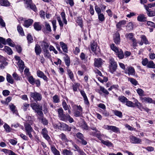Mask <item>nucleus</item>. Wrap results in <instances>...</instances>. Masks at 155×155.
I'll list each match as a JSON object with an SVG mask.
<instances>
[{
    "label": "nucleus",
    "mask_w": 155,
    "mask_h": 155,
    "mask_svg": "<svg viewBox=\"0 0 155 155\" xmlns=\"http://www.w3.org/2000/svg\"><path fill=\"white\" fill-rule=\"evenodd\" d=\"M28 6L27 7H28L29 6L30 8L33 10V11H35L36 10V7L35 5L34 4H32V2L30 3V4H28L27 5Z\"/></svg>",
    "instance_id": "obj_50"
},
{
    "label": "nucleus",
    "mask_w": 155,
    "mask_h": 155,
    "mask_svg": "<svg viewBox=\"0 0 155 155\" xmlns=\"http://www.w3.org/2000/svg\"><path fill=\"white\" fill-rule=\"evenodd\" d=\"M114 42L116 44H119L120 41V35L118 33L115 34V37L114 38Z\"/></svg>",
    "instance_id": "obj_19"
},
{
    "label": "nucleus",
    "mask_w": 155,
    "mask_h": 155,
    "mask_svg": "<svg viewBox=\"0 0 155 155\" xmlns=\"http://www.w3.org/2000/svg\"><path fill=\"white\" fill-rule=\"evenodd\" d=\"M95 10L97 15L101 13V10L100 8L97 5L95 6Z\"/></svg>",
    "instance_id": "obj_64"
},
{
    "label": "nucleus",
    "mask_w": 155,
    "mask_h": 155,
    "mask_svg": "<svg viewBox=\"0 0 155 155\" xmlns=\"http://www.w3.org/2000/svg\"><path fill=\"white\" fill-rule=\"evenodd\" d=\"M5 60V58L4 57L0 55V62L2 63L0 65V68L2 69H3L4 68V66L3 65V64H4L5 65H7L8 64L7 62Z\"/></svg>",
    "instance_id": "obj_13"
},
{
    "label": "nucleus",
    "mask_w": 155,
    "mask_h": 155,
    "mask_svg": "<svg viewBox=\"0 0 155 155\" xmlns=\"http://www.w3.org/2000/svg\"><path fill=\"white\" fill-rule=\"evenodd\" d=\"M100 90L102 91L103 93L106 94H109V93L108 91L107 90L105 89L104 87L102 86H100Z\"/></svg>",
    "instance_id": "obj_55"
},
{
    "label": "nucleus",
    "mask_w": 155,
    "mask_h": 155,
    "mask_svg": "<svg viewBox=\"0 0 155 155\" xmlns=\"http://www.w3.org/2000/svg\"><path fill=\"white\" fill-rule=\"evenodd\" d=\"M103 61L101 58H95L94 59V65L95 67H100L102 65Z\"/></svg>",
    "instance_id": "obj_7"
},
{
    "label": "nucleus",
    "mask_w": 155,
    "mask_h": 155,
    "mask_svg": "<svg viewBox=\"0 0 155 155\" xmlns=\"http://www.w3.org/2000/svg\"><path fill=\"white\" fill-rule=\"evenodd\" d=\"M35 51L36 55H39L41 51V50L40 46L37 45H36L35 48Z\"/></svg>",
    "instance_id": "obj_23"
},
{
    "label": "nucleus",
    "mask_w": 155,
    "mask_h": 155,
    "mask_svg": "<svg viewBox=\"0 0 155 155\" xmlns=\"http://www.w3.org/2000/svg\"><path fill=\"white\" fill-rule=\"evenodd\" d=\"M6 79L8 82L11 84L14 83V80L13 79L11 76L9 74H7V75Z\"/></svg>",
    "instance_id": "obj_28"
},
{
    "label": "nucleus",
    "mask_w": 155,
    "mask_h": 155,
    "mask_svg": "<svg viewBox=\"0 0 155 155\" xmlns=\"http://www.w3.org/2000/svg\"><path fill=\"white\" fill-rule=\"evenodd\" d=\"M31 106L33 110L37 111L38 110H42V107L41 106L38 105L36 103H32L31 104Z\"/></svg>",
    "instance_id": "obj_10"
},
{
    "label": "nucleus",
    "mask_w": 155,
    "mask_h": 155,
    "mask_svg": "<svg viewBox=\"0 0 155 155\" xmlns=\"http://www.w3.org/2000/svg\"><path fill=\"white\" fill-rule=\"evenodd\" d=\"M12 75L14 79L16 81L20 80L21 78L16 73H14Z\"/></svg>",
    "instance_id": "obj_46"
},
{
    "label": "nucleus",
    "mask_w": 155,
    "mask_h": 155,
    "mask_svg": "<svg viewBox=\"0 0 155 155\" xmlns=\"http://www.w3.org/2000/svg\"><path fill=\"white\" fill-rule=\"evenodd\" d=\"M33 20L31 19H29L25 21L24 24V25L27 28H28L32 23Z\"/></svg>",
    "instance_id": "obj_17"
},
{
    "label": "nucleus",
    "mask_w": 155,
    "mask_h": 155,
    "mask_svg": "<svg viewBox=\"0 0 155 155\" xmlns=\"http://www.w3.org/2000/svg\"><path fill=\"white\" fill-rule=\"evenodd\" d=\"M97 15L98 16V18L100 21L102 22L105 20V17L103 14L101 13Z\"/></svg>",
    "instance_id": "obj_41"
},
{
    "label": "nucleus",
    "mask_w": 155,
    "mask_h": 155,
    "mask_svg": "<svg viewBox=\"0 0 155 155\" xmlns=\"http://www.w3.org/2000/svg\"><path fill=\"white\" fill-rule=\"evenodd\" d=\"M34 28L37 31H39L41 29V27L39 25V23L35 22L34 25Z\"/></svg>",
    "instance_id": "obj_35"
},
{
    "label": "nucleus",
    "mask_w": 155,
    "mask_h": 155,
    "mask_svg": "<svg viewBox=\"0 0 155 155\" xmlns=\"http://www.w3.org/2000/svg\"><path fill=\"white\" fill-rule=\"evenodd\" d=\"M30 96L35 101H39L41 99V95L37 92H31Z\"/></svg>",
    "instance_id": "obj_4"
},
{
    "label": "nucleus",
    "mask_w": 155,
    "mask_h": 155,
    "mask_svg": "<svg viewBox=\"0 0 155 155\" xmlns=\"http://www.w3.org/2000/svg\"><path fill=\"white\" fill-rule=\"evenodd\" d=\"M110 48L111 49L114 51L116 53H117L120 49H119L114 44H112L110 45Z\"/></svg>",
    "instance_id": "obj_38"
},
{
    "label": "nucleus",
    "mask_w": 155,
    "mask_h": 155,
    "mask_svg": "<svg viewBox=\"0 0 155 155\" xmlns=\"http://www.w3.org/2000/svg\"><path fill=\"white\" fill-rule=\"evenodd\" d=\"M136 91L140 96L142 97L143 96H145L144 91L141 89L138 88L136 90Z\"/></svg>",
    "instance_id": "obj_33"
},
{
    "label": "nucleus",
    "mask_w": 155,
    "mask_h": 155,
    "mask_svg": "<svg viewBox=\"0 0 155 155\" xmlns=\"http://www.w3.org/2000/svg\"><path fill=\"white\" fill-rule=\"evenodd\" d=\"M67 72L70 78L72 80L74 78V74L73 72L69 69H67Z\"/></svg>",
    "instance_id": "obj_47"
},
{
    "label": "nucleus",
    "mask_w": 155,
    "mask_h": 155,
    "mask_svg": "<svg viewBox=\"0 0 155 155\" xmlns=\"http://www.w3.org/2000/svg\"><path fill=\"white\" fill-rule=\"evenodd\" d=\"M37 74L38 76L39 77L43 78L44 80H47V77L42 71L40 70L37 71Z\"/></svg>",
    "instance_id": "obj_12"
},
{
    "label": "nucleus",
    "mask_w": 155,
    "mask_h": 155,
    "mask_svg": "<svg viewBox=\"0 0 155 155\" xmlns=\"http://www.w3.org/2000/svg\"><path fill=\"white\" fill-rule=\"evenodd\" d=\"M118 100L123 103H125L128 100L124 96H121L118 98Z\"/></svg>",
    "instance_id": "obj_32"
},
{
    "label": "nucleus",
    "mask_w": 155,
    "mask_h": 155,
    "mask_svg": "<svg viewBox=\"0 0 155 155\" xmlns=\"http://www.w3.org/2000/svg\"><path fill=\"white\" fill-rule=\"evenodd\" d=\"M147 11V15L151 17L155 15V12L153 11H150V10H148Z\"/></svg>",
    "instance_id": "obj_62"
},
{
    "label": "nucleus",
    "mask_w": 155,
    "mask_h": 155,
    "mask_svg": "<svg viewBox=\"0 0 155 155\" xmlns=\"http://www.w3.org/2000/svg\"><path fill=\"white\" fill-rule=\"evenodd\" d=\"M53 101L55 103H58L59 101V98L58 97L57 95H55L52 98Z\"/></svg>",
    "instance_id": "obj_54"
},
{
    "label": "nucleus",
    "mask_w": 155,
    "mask_h": 155,
    "mask_svg": "<svg viewBox=\"0 0 155 155\" xmlns=\"http://www.w3.org/2000/svg\"><path fill=\"white\" fill-rule=\"evenodd\" d=\"M61 16L64 22V23L65 25H67V21L65 18V15L64 12H62L61 13Z\"/></svg>",
    "instance_id": "obj_44"
},
{
    "label": "nucleus",
    "mask_w": 155,
    "mask_h": 155,
    "mask_svg": "<svg viewBox=\"0 0 155 155\" xmlns=\"http://www.w3.org/2000/svg\"><path fill=\"white\" fill-rule=\"evenodd\" d=\"M102 143L104 144L107 146L109 147H112L113 146V144L110 142L109 141H105L104 140H102L101 141Z\"/></svg>",
    "instance_id": "obj_39"
},
{
    "label": "nucleus",
    "mask_w": 155,
    "mask_h": 155,
    "mask_svg": "<svg viewBox=\"0 0 155 155\" xmlns=\"http://www.w3.org/2000/svg\"><path fill=\"white\" fill-rule=\"evenodd\" d=\"M109 63L110 64L109 66V71L111 73L114 74L117 69V63L113 58H111L109 60Z\"/></svg>",
    "instance_id": "obj_1"
},
{
    "label": "nucleus",
    "mask_w": 155,
    "mask_h": 155,
    "mask_svg": "<svg viewBox=\"0 0 155 155\" xmlns=\"http://www.w3.org/2000/svg\"><path fill=\"white\" fill-rule=\"evenodd\" d=\"M39 118V119L40 120H41L42 122L44 124L46 125L48 124V121L45 118L42 117H41V118Z\"/></svg>",
    "instance_id": "obj_63"
},
{
    "label": "nucleus",
    "mask_w": 155,
    "mask_h": 155,
    "mask_svg": "<svg viewBox=\"0 0 155 155\" xmlns=\"http://www.w3.org/2000/svg\"><path fill=\"white\" fill-rule=\"evenodd\" d=\"M147 67L148 68H155V64L153 61H149Z\"/></svg>",
    "instance_id": "obj_25"
},
{
    "label": "nucleus",
    "mask_w": 155,
    "mask_h": 155,
    "mask_svg": "<svg viewBox=\"0 0 155 155\" xmlns=\"http://www.w3.org/2000/svg\"><path fill=\"white\" fill-rule=\"evenodd\" d=\"M134 35L132 33H130L127 34L126 35V37L128 39L131 40L133 38Z\"/></svg>",
    "instance_id": "obj_56"
},
{
    "label": "nucleus",
    "mask_w": 155,
    "mask_h": 155,
    "mask_svg": "<svg viewBox=\"0 0 155 155\" xmlns=\"http://www.w3.org/2000/svg\"><path fill=\"white\" fill-rule=\"evenodd\" d=\"M114 113L115 115L121 118L122 116V113L120 111L115 110L114 111Z\"/></svg>",
    "instance_id": "obj_49"
},
{
    "label": "nucleus",
    "mask_w": 155,
    "mask_h": 155,
    "mask_svg": "<svg viewBox=\"0 0 155 155\" xmlns=\"http://www.w3.org/2000/svg\"><path fill=\"white\" fill-rule=\"evenodd\" d=\"M128 80L131 84L135 86L137 85V81L134 79L132 78H128Z\"/></svg>",
    "instance_id": "obj_37"
},
{
    "label": "nucleus",
    "mask_w": 155,
    "mask_h": 155,
    "mask_svg": "<svg viewBox=\"0 0 155 155\" xmlns=\"http://www.w3.org/2000/svg\"><path fill=\"white\" fill-rule=\"evenodd\" d=\"M125 72L129 75H134L135 74V71L133 67L130 66L127 68V69L125 70Z\"/></svg>",
    "instance_id": "obj_6"
},
{
    "label": "nucleus",
    "mask_w": 155,
    "mask_h": 155,
    "mask_svg": "<svg viewBox=\"0 0 155 155\" xmlns=\"http://www.w3.org/2000/svg\"><path fill=\"white\" fill-rule=\"evenodd\" d=\"M3 50L9 55L12 54V51L11 49L8 46H5Z\"/></svg>",
    "instance_id": "obj_22"
},
{
    "label": "nucleus",
    "mask_w": 155,
    "mask_h": 155,
    "mask_svg": "<svg viewBox=\"0 0 155 155\" xmlns=\"http://www.w3.org/2000/svg\"><path fill=\"white\" fill-rule=\"evenodd\" d=\"M90 45L92 51L93 52H95L96 51L97 47V43L94 41L93 42H91Z\"/></svg>",
    "instance_id": "obj_20"
},
{
    "label": "nucleus",
    "mask_w": 155,
    "mask_h": 155,
    "mask_svg": "<svg viewBox=\"0 0 155 155\" xmlns=\"http://www.w3.org/2000/svg\"><path fill=\"white\" fill-rule=\"evenodd\" d=\"M79 125L83 129L85 130H88V127L87 125L86 124L84 121H83Z\"/></svg>",
    "instance_id": "obj_34"
},
{
    "label": "nucleus",
    "mask_w": 155,
    "mask_h": 155,
    "mask_svg": "<svg viewBox=\"0 0 155 155\" xmlns=\"http://www.w3.org/2000/svg\"><path fill=\"white\" fill-rule=\"evenodd\" d=\"M64 61L66 65L69 66L70 64V58L68 56H66L64 58Z\"/></svg>",
    "instance_id": "obj_51"
},
{
    "label": "nucleus",
    "mask_w": 155,
    "mask_h": 155,
    "mask_svg": "<svg viewBox=\"0 0 155 155\" xmlns=\"http://www.w3.org/2000/svg\"><path fill=\"white\" fill-rule=\"evenodd\" d=\"M27 38L28 41V43H31L33 42V39L32 38V37L31 35L29 34L28 35L27 37Z\"/></svg>",
    "instance_id": "obj_59"
},
{
    "label": "nucleus",
    "mask_w": 155,
    "mask_h": 155,
    "mask_svg": "<svg viewBox=\"0 0 155 155\" xmlns=\"http://www.w3.org/2000/svg\"><path fill=\"white\" fill-rule=\"evenodd\" d=\"M118 57L120 59H123L124 57V55L123 51L121 49H120L119 51L116 53Z\"/></svg>",
    "instance_id": "obj_21"
},
{
    "label": "nucleus",
    "mask_w": 155,
    "mask_h": 155,
    "mask_svg": "<svg viewBox=\"0 0 155 155\" xmlns=\"http://www.w3.org/2000/svg\"><path fill=\"white\" fill-rule=\"evenodd\" d=\"M126 105L129 107H134L135 105L134 103L132 102L128 101V100L126 102Z\"/></svg>",
    "instance_id": "obj_45"
},
{
    "label": "nucleus",
    "mask_w": 155,
    "mask_h": 155,
    "mask_svg": "<svg viewBox=\"0 0 155 155\" xmlns=\"http://www.w3.org/2000/svg\"><path fill=\"white\" fill-rule=\"evenodd\" d=\"M130 140L131 142L133 143H140L142 142L141 139L134 136L131 137Z\"/></svg>",
    "instance_id": "obj_11"
},
{
    "label": "nucleus",
    "mask_w": 155,
    "mask_h": 155,
    "mask_svg": "<svg viewBox=\"0 0 155 155\" xmlns=\"http://www.w3.org/2000/svg\"><path fill=\"white\" fill-rule=\"evenodd\" d=\"M62 153L63 155H72V153L70 150L67 149H64L63 150Z\"/></svg>",
    "instance_id": "obj_42"
},
{
    "label": "nucleus",
    "mask_w": 155,
    "mask_h": 155,
    "mask_svg": "<svg viewBox=\"0 0 155 155\" xmlns=\"http://www.w3.org/2000/svg\"><path fill=\"white\" fill-rule=\"evenodd\" d=\"M17 29L18 32L22 35H24V33L22 28L20 25H18L17 27Z\"/></svg>",
    "instance_id": "obj_40"
},
{
    "label": "nucleus",
    "mask_w": 155,
    "mask_h": 155,
    "mask_svg": "<svg viewBox=\"0 0 155 155\" xmlns=\"http://www.w3.org/2000/svg\"><path fill=\"white\" fill-rule=\"evenodd\" d=\"M62 105L65 110H67L68 109V105L67 104L64 100L62 102Z\"/></svg>",
    "instance_id": "obj_52"
},
{
    "label": "nucleus",
    "mask_w": 155,
    "mask_h": 155,
    "mask_svg": "<svg viewBox=\"0 0 155 155\" xmlns=\"http://www.w3.org/2000/svg\"><path fill=\"white\" fill-rule=\"evenodd\" d=\"M8 107L10 110L13 113H16L17 110L16 109V107L15 105L12 104H11L9 105Z\"/></svg>",
    "instance_id": "obj_24"
},
{
    "label": "nucleus",
    "mask_w": 155,
    "mask_h": 155,
    "mask_svg": "<svg viewBox=\"0 0 155 155\" xmlns=\"http://www.w3.org/2000/svg\"><path fill=\"white\" fill-rule=\"evenodd\" d=\"M2 151L6 154L8 155H15V153L13 151L10 150H8L6 149H3Z\"/></svg>",
    "instance_id": "obj_18"
},
{
    "label": "nucleus",
    "mask_w": 155,
    "mask_h": 155,
    "mask_svg": "<svg viewBox=\"0 0 155 155\" xmlns=\"http://www.w3.org/2000/svg\"><path fill=\"white\" fill-rule=\"evenodd\" d=\"M6 44H8L10 46L14 47L15 46L14 42L10 38L7 39L6 40Z\"/></svg>",
    "instance_id": "obj_30"
},
{
    "label": "nucleus",
    "mask_w": 155,
    "mask_h": 155,
    "mask_svg": "<svg viewBox=\"0 0 155 155\" xmlns=\"http://www.w3.org/2000/svg\"><path fill=\"white\" fill-rule=\"evenodd\" d=\"M60 45L63 51L65 52H67L68 51L67 45L62 42H60Z\"/></svg>",
    "instance_id": "obj_31"
},
{
    "label": "nucleus",
    "mask_w": 155,
    "mask_h": 155,
    "mask_svg": "<svg viewBox=\"0 0 155 155\" xmlns=\"http://www.w3.org/2000/svg\"><path fill=\"white\" fill-rule=\"evenodd\" d=\"M28 80L29 82L31 84L34 85L35 84V79L32 76H28Z\"/></svg>",
    "instance_id": "obj_26"
},
{
    "label": "nucleus",
    "mask_w": 155,
    "mask_h": 155,
    "mask_svg": "<svg viewBox=\"0 0 155 155\" xmlns=\"http://www.w3.org/2000/svg\"><path fill=\"white\" fill-rule=\"evenodd\" d=\"M59 137L62 141L65 142L67 141V140L66 136L64 134H61L59 135Z\"/></svg>",
    "instance_id": "obj_57"
},
{
    "label": "nucleus",
    "mask_w": 155,
    "mask_h": 155,
    "mask_svg": "<svg viewBox=\"0 0 155 155\" xmlns=\"http://www.w3.org/2000/svg\"><path fill=\"white\" fill-rule=\"evenodd\" d=\"M1 43L4 45L6 44V42L5 39L2 37H0V48H2L3 47V46Z\"/></svg>",
    "instance_id": "obj_36"
},
{
    "label": "nucleus",
    "mask_w": 155,
    "mask_h": 155,
    "mask_svg": "<svg viewBox=\"0 0 155 155\" xmlns=\"http://www.w3.org/2000/svg\"><path fill=\"white\" fill-rule=\"evenodd\" d=\"M25 127L26 134L28 135L30 138H32V135L31 132L33 131V129L29 124H25Z\"/></svg>",
    "instance_id": "obj_3"
},
{
    "label": "nucleus",
    "mask_w": 155,
    "mask_h": 155,
    "mask_svg": "<svg viewBox=\"0 0 155 155\" xmlns=\"http://www.w3.org/2000/svg\"><path fill=\"white\" fill-rule=\"evenodd\" d=\"M140 99L142 102H145L149 103H152L153 100L151 98L149 97H140Z\"/></svg>",
    "instance_id": "obj_9"
},
{
    "label": "nucleus",
    "mask_w": 155,
    "mask_h": 155,
    "mask_svg": "<svg viewBox=\"0 0 155 155\" xmlns=\"http://www.w3.org/2000/svg\"><path fill=\"white\" fill-rule=\"evenodd\" d=\"M0 4L1 6L8 7L10 5V2L7 0H1Z\"/></svg>",
    "instance_id": "obj_16"
},
{
    "label": "nucleus",
    "mask_w": 155,
    "mask_h": 155,
    "mask_svg": "<svg viewBox=\"0 0 155 155\" xmlns=\"http://www.w3.org/2000/svg\"><path fill=\"white\" fill-rule=\"evenodd\" d=\"M58 115V116L60 119L63 121H66V119L67 118L66 117V115L63 114V110L62 108H60L57 110Z\"/></svg>",
    "instance_id": "obj_5"
},
{
    "label": "nucleus",
    "mask_w": 155,
    "mask_h": 155,
    "mask_svg": "<svg viewBox=\"0 0 155 155\" xmlns=\"http://www.w3.org/2000/svg\"><path fill=\"white\" fill-rule=\"evenodd\" d=\"M148 62V60L147 58H144L142 59L141 63L143 65L145 66H147Z\"/></svg>",
    "instance_id": "obj_53"
},
{
    "label": "nucleus",
    "mask_w": 155,
    "mask_h": 155,
    "mask_svg": "<svg viewBox=\"0 0 155 155\" xmlns=\"http://www.w3.org/2000/svg\"><path fill=\"white\" fill-rule=\"evenodd\" d=\"M147 25L148 26L154 28L155 27V25L154 23L150 21H148L147 23Z\"/></svg>",
    "instance_id": "obj_61"
},
{
    "label": "nucleus",
    "mask_w": 155,
    "mask_h": 155,
    "mask_svg": "<svg viewBox=\"0 0 155 155\" xmlns=\"http://www.w3.org/2000/svg\"><path fill=\"white\" fill-rule=\"evenodd\" d=\"M3 126L6 132H9L11 131L10 127L7 124H5Z\"/></svg>",
    "instance_id": "obj_58"
},
{
    "label": "nucleus",
    "mask_w": 155,
    "mask_h": 155,
    "mask_svg": "<svg viewBox=\"0 0 155 155\" xmlns=\"http://www.w3.org/2000/svg\"><path fill=\"white\" fill-rule=\"evenodd\" d=\"M141 38V41H143L144 43L146 45L149 44V42L147 40L145 36L142 35L140 37Z\"/></svg>",
    "instance_id": "obj_27"
},
{
    "label": "nucleus",
    "mask_w": 155,
    "mask_h": 155,
    "mask_svg": "<svg viewBox=\"0 0 155 155\" xmlns=\"http://www.w3.org/2000/svg\"><path fill=\"white\" fill-rule=\"evenodd\" d=\"M66 117L67 118L66 119V121L68 120L70 123H72L73 122L74 120L68 114H66Z\"/></svg>",
    "instance_id": "obj_60"
},
{
    "label": "nucleus",
    "mask_w": 155,
    "mask_h": 155,
    "mask_svg": "<svg viewBox=\"0 0 155 155\" xmlns=\"http://www.w3.org/2000/svg\"><path fill=\"white\" fill-rule=\"evenodd\" d=\"M103 128L108 130H110L115 133H120L119 129L115 126L105 125Z\"/></svg>",
    "instance_id": "obj_2"
},
{
    "label": "nucleus",
    "mask_w": 155,
    "mask_h": 155,
    "mask_svg": "<svg viewBox=\"0 0 155 155\" xmlns=\"http://www.w3.org/2000/svg\"><path fill=\"white\" fill-rule=\"evenodd\" d=\"M61 129L65 131H69L71 130V128L70 127L64 123H62L61 124Z\"/></svg>",
    "instance_id": "obj_14"
},
{
    "label": "nucleus",
    "mask_w": 155,
    "mask_h": 155,
    "mask_svg": "<svg viewBox=\"0 0 155 155\" xmlns=\"http://www.w3.org/2000/svg\"><path fill=\"white\" fill-rule=\"evenodd\" d=\"M126 24V21L125 20H122L119 22L117 24V26L118 28H120L122 26Z\"/></svg>",
    "instance_id": "obj_43"
},
{
    "label": "nucleus",
    "mask_w": 155,
    "mask_h": 155,
    "mask_svg": "<svg viewBox=\"0 0 155 155\" xmlns=\"http://www.w3.org/2000/svg\"><path fill=\"white\" fill-rule=\"evenodd\" d=\"M137 20L140 21H146V18L143 15H140L137 17Z\"/></svg>",
    "instance_id": "obj_29"
},
{
    "label": "nucleus",
    "mask_w": 155,
    "mask_h": 155,
    "mask_svg": "<svg viewBox=\"0 0 155 155\" xmlns=\"http://www.w3.org/2000/svg\"><path fill=\"white\" fill-rule=\"evenodd\" d=\"M41 133L42 134L44 138L48 141H50V137L48 134V132L46 128H44L42 129Z\"/></svg>",
    "instance_id": "obj_8"
},
{
    "label": "nucleus",
    "mask_w": 155,
    "mask_h": 155,
    "mask_svg": "<svg viewBox=\"0 0 155 155\" xmlns=\"http://www.w3.org/2000/svg\"><path fill=\"white\" fill-rule=\"evenodd\" d=\"M41 46L44 48L45 50H47L48 48L49 45L48 43L45 41H43L41 45Z\"/></svg>",
    "instance_id": "obj_48"
},
{
    "label": "nucleus",
    "mask_w": 155,
    "mask_h": 155,
    "mask_svg": "<svg viewBox=\"0 0 155 155\" xmlns=\"http://www.w3.org/2000/svg\"><path fill=\"white\" fill-rule=\"evenodd\" d=\"M18 64L19 68V70L21 72H23V70L25 68L24 63L22 61H20L19 62H18Z\"/></svg>",
    "instance_id": "obj_15"
}]
</instances>
